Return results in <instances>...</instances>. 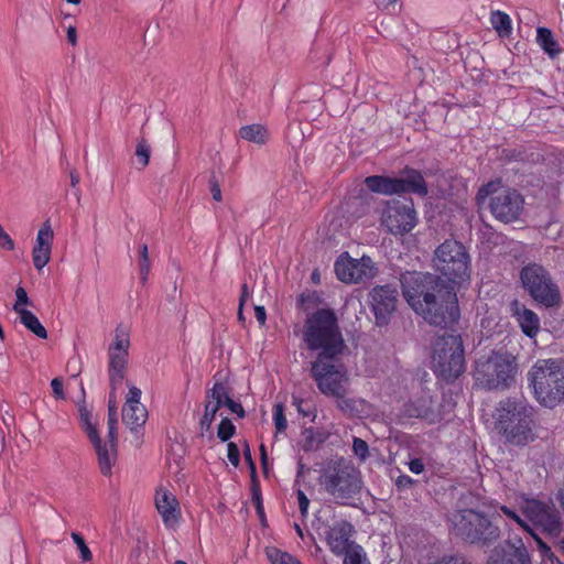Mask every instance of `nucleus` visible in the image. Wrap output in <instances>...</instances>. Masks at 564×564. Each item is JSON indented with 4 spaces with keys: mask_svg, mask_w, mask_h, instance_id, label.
<instances>
[{
    "mask_svg": "<svg viewBox=\"0 0 564 564\" xmlns=\"http://www.w3.org/2000/svg\"><path fill=\"white\" fill-rule=\"evenodd\" d=\"M433 398L422 395L404 404L403 413L408 417L424 419L435 422L437 415L433 411Z\"/></svg>",
    "mask_w": 564,
    "mask_h": 564,
    "instance_id": "nucleus-25",
    "label": "nucleus"
},
{
    "mask_svg": "<svg viewBox=\"0 0 564 564\" xmlns=\"http://www.w3.org/2000/svg\"><path fill=\"white\" fill-rule=\"evenodd\" d=\"M249 296V288H248V284L245 283L242 284L241 286V294H240V297H239V304L240 306H243L246 301H247V297Z\"/></svg>",
    "mask_w": 564,
    "mask_h": 564,
    "instance_id": "nucleus-60",
    "label": "nucleus"
},
{
    "mask_svg": "<svg viewBox=\"0 0 564 564\" xmlns=\"http://www.w3.org/2000/svg\"><path fill=\"white\" fill-rule=\"evenodd\" d=\"M410 471L413 474H421L424 471V463L421 458H413L408 464Z\"/></svg>",
    "mask_w": 564,
    "mask_h": 564,
    "instance_id": "nucleus-57",
    "label": "nucleus"
},
{
    "mask_svg": "<svg viewBox=\"0 0 564 564\" xmlns=\"http://www.w3.org/2000/svg\"><path fill=\"white\" fill-rule=\"evenodd\" d=\"M130 340L128 334L120 327L116 328L113 343L109 346V383L111 393L108 404V435L109 443H113L117 438L118 414L116 406V390L122 384L126 377V368L128 364V349Z\"/></svg>",
    "mask_w": 564,
    "mask_h": 564,
    "instance_id": "nucleus-8",
    "label": "nucleus"
},
{
    "mask_svg": "<svg viewBox=\"0 0 564 564\" xmlns=\"http://www.w3.org/2000/svg\"><path fill=\"white\" fill-rule=\"evenodd\" d=\"M430 564H469L462 554L443 555L437 561Z\"/></svg>",
    "mask_w": 564,
    "mask_h": 564,
    "instance_id": "nucleus-45",
    "label": "nucleus"
},
{
    "mask_svg": "<svg viewBox=\"0 0 564 564\" xmlns=\"http://www.w3.org/2000/svg\"><path fill=\"white\" fill-rule=\"evenodd\" d=\"M513 315L523 334L530 338H534L540 330V317L535 312L514 302Z\"/></svg>",
    "mask_w": 564,
    "mask_h": 564,
    "instance_id": "nucleus-26",
    "label": "nucleus"
},
{
    "mask_svg": "<svg viewBox=\"0 0 564 564\" xmlns=\"http://www.w3.org/2000/svg\"><path fill=\"white\" fill-rule=\"evenodd\" d=\"M265 554L272 564H302L295 556L274 546L267 547Z\"/></svg>",
    "mask_w": 564,
    "mask_h": 564,
    "instance_id": "nucleus-33",
    "label": "nucleus"
},
{
    "mask_svg": "<svg viewBox=\"0 0 564 564\" xmlns=\"http://www.w3.org/2000/svg\"><path fill=\"white\" fill-rule=\"evenodd\" d=\"M236 433V426L228 417H224L217 427V437L221 442L229 441Z\"/></svg>",
    "mask_w": 564,
    "mask_h": 564,
    "instance_id": "nucleus-37",
    "label": "nucleus"
},
{
    "mask_svg": "<svg viewBox=\"0 0 564 564\" xmlns=\"http://www.w3.org/2000/svg\"><path fill=\"white\" fill-rule=\"evenodd\" d=\"M225 398V383L216 381L213 388L206 391V401L204 404V414L199 420V429L202 434L208 432L216 417L218 410L221 408V398Z\"/></svg>",
    "mask_w": 564,
    "mask_h": 564,
    "instance_id": "nucleus-22",
    "label": "nucleus"
},
{
    "mask_svg": "<svg viewBox=\"0 0 564 564\" xmlns=\"http://www.w3.org/2000/svg\"><path fill=\"white\" fill-rule=\"evenodd\" d=\"M490 23L499 36L508 37L511 34V19L506 12L500 10L492 11L490 14Z\"/></svg>",
    "mask_w": 564,
    "mask_h": 564,
    "instance_id": "nucleus-32",
    "label": "nucleus"
},
{
    "mask_svg": "<svg viewBox=\"0 0 564 564\" xmlns=\"http://www.w3.org/2000/svg\"><path fill=\"white\" fill-rule=\"evenodd\" d=\"M352 451L354 454L362 462L369 457V446L366 441L359 437H354Z\"/></svg>",
    "mask_w": 564,
    "mask_h": 564,
    "instance_id": "nucleus-43",
    "label": "nucleus"
},
{
    "mask_svg": "<svg viewBox=\"0 0 564 564\" xmlns=\"http://www.w3.org/2000/svg\"><path fill=\"white\" fill-rule=\"evenodd\" d=\"M516 358L507 352L492 350L475 362L473 377L475 384L485 390H506L514 381Z\"/></svg>",
    "mask_w": 564,
    "mask_h": 564,
    "instance_id": "nucleus-7",
    "label": "nucleus"
},
{
    "mask_svg": "<svg viewBox=\"0 0 564 564\" xmlns=\"http://www.w3.org/2000/svg\"><path fill=\"white\" fill-rule=\"evenodd\" d=\"M398 301V291L391 285H378L370 292V304L376 316L377 324H387L388 318L394 312Z\"/></svg>",
    "mask_w": 564,
    "mask_h": 564,
    "instance_id": "nucleus-18",
    "label": "nucleus"
},
{
    "mask_svg": "<svg viewBox=\"0 0 564 564\" xmlns=\"http://www.w3.org/2000/svg\"><path fill=\"white\" fill-rule=\"evenodd\" d=\"M378 1H379L378 6L383 4L386 7L391 4V3L397 2V0H378Z\"/></svg>",
    "mask_w": 564,
    "mask_h": 564,
    "instance_id": "nucleus-64",
    "label": "nucleus"
},
{
    "mask_svg": "<svg viewBox=\"0 0 564 564\" xmlns=\"http://www.w3.org/2000/svg\"><path fill=\"white\" fill-rule=\"evenodd\" d=\"M536 42L550 57H555L561 52L557 41L554 39L552 31L547 28H538Z\"/></svg>",
    "mask_w": 564,
    "mask_h": 564,
    "instance_id": "nucleus-29",
    "label": "nucleus"
},
{
    "mask_svg": "<svg viewBox=\"0 0 564 564\" xmlns=\"http://www.w3.org/2000/svg\"><path fill=\"white\" fill-rule=\"evenodd\" d=\"M487 198L492 216L505 224L517 220L523 210L522 195L517 189L502 187L500 180L490 181L478 189L476 203L479 207L486 204Z\"/></svg>",
    "mask_w": 564,
    "mask_h": 564,
    "instance_id": "nucleus-9",
    "label": "nucleus"
},
{
    "mask_svg": "<svg viewBox=\"0 0 564 564\" xmlns=\"http://www.w3.org/2000/svg\"><path fill=\"white\" fill-rule=\"evenodd\" d=\"M155 507L165 527L174 528L181 518L180 503L176 497L166 488H159L155 492Z\"/></svg>",
    "mask_w": 564,
    "mask_h": 564,
    "instance_id": "nucleus-21",
    "label": "nucleus"
},
{
    "mask_svg": "<svg viewBox=\"0 0 564 564\" xmlns=\"http://www.w3.org/2000/svg\"><path fill=\"white\" fill-rule=\"evenodd\" d=\"M20 322L35 336L41 339L47 338V330L42 325L40 319L31 311H21L19 314Z\"/></svg>",
    "mask_w": 564,
    "mask_h": 564,
    "instance_id": "nucleus-31",
    "label": "nucleus"
},
{
    "mask_svg": "<svg viewBox=\"0 0 564 564\" xmlns=\"http://www.w3.org/2000/svg\"><path fill=\"white\" fill-rule=\"evenodd\" d=\"M141 394H142V392L139 388H137L134 386H129V391L126 397L124 405L141 404V402H140Z\"/></svg>",
    "mask_w": 564,
    "mask_h": 564,
    "instance_id": "nucleus-47",
    "label": "nucleus"
},
{
    "mask_svg": "<svg viewBox=\"0 0 564 564\" xmlns=\"http://www.w3.org/2000/svg\"><path fill=\"white\" fill-rule=\"evenodd\" d=\"M260 458H261V465L264 470L267 471V464H268V455L264 445L260 446Z\"/></svg>",
    "mask_w": 564,
    "mask_h": 564,
    "instance_id": "nucleus-61",
    "label": "nucleus"
},
{
    "mask_svg": "<svg viewBox=\"0 0 564 564\" xmlns=\"http://www.w3.org/2000/svg\"><path fill=\"white\" fill-rule=\"evenodd\" d=\"M297 501H299V509L301 512V516L305 518L308 513V507H310V499L305 495V492L301 489L296 491Z\"/></svg>",
    "mask_w": 564,
    "mask_h": 564,
    "instance_id": "nucleus-48",
    "label": "nucleus"
},
{
    "mask_svg": "<svg viewBox=\"0 0 564 564\" xmlns=\"http://www.w3.org/2000/svg\"><path fill=\"white\" fill-rule=\"evenodd\" d=\"M148 420V411L143 404L123 405L122 421L131 432L138 431Z\"/></svg>",
    "mask_w": 564,
    "mask_h": 564,
    "instance_id": "nucleus-27",
    "label": "nucleus"
},
{
    "mask_svg": "<svg viewBox=\"0 0 564 564\" xmlns=\"http://www.w3.org/2000/svg\"><path fill=\"white\" fill-rule=\"evenodd\" d=\"M69 177H70V185L73 187H76L78 185L79 181H80V177H79L78 173L75 170H72L69 172Z\"/></svg>",
    "mask_w": 564,
    "mask_h": 564,
    "instance_id": "nucleus-62",
    "label": "nucleus"
},
{
    "mask_svg": "<svg viewBox=\"0 0 564 564\" xmlns=\"http://www.w3.org/2000/svg\"><path fill=\"white\" fill-rule=\"evenodd\" d=\"M15 296H17V301L13 304V311L19 315L21 311H28L26 308H24L22 306L29 305L30 300H29L26 291L22 286L17 288Z\"/></svg>",
    "mask_w": 564,
    "mask_h": 564,
    "instance_id": "nucleus-44",
    "label": "nucleus"
},
{
    "mask_svg": "<svg viewBox=\"0 0 564 564\" xmlns=\"http://www.w3.org/2000/svg\"><path fill=\"white\" fill-rule=\"evenodd\" d=\"M317 295L315 292L310 293H302L297 299V305L299 307L303 308L304 311H307L310 307L306 306V303L312 302L315 303L317 301Z\"/></svg>",
    "mask_w": 564,
    "mask_h": 564,
    "instance_id": "nucleus-51",
    "label": "nucleus"
},
{
    "mask_svg": "<svg viewBox=\"0 0 564 564\" xmlns=\"http://www.w3.org/2000/svg\"><path fill=\"white\" fill-rule=\"evenodd\" d=\"M311 376L319 392L325 397H341L349 382L345 365L340 356L316 357L311 364Z\"/></svg>",
    "mask_w": 564,
    "mask_h": 564,
    "instance_id": "nucleus-13",
    "label": "nucleus"
},
{
    "mask_svg": "<svg viewBox=\"0 0 564 564\" xmlns=\"http://www.w3.org/2000/svg\"><path fill=\"white\" fill-rule=\"evenodd\" d=\"M70 536L79 550L83 562H89L93 558V554L82 534L73 532Z\"/></svg>",
    "mask_w": 564,
    "mask_h": 564,
    "instance_id": "nucleus-41",
    "label": "nucleus"
},
{
    "mask_svg": "<svg viewBox=\"0 0 564 564\" xmlns=\"http://www.w3.org/2000/svg\"><path fill=\"white\" fill-rule=\"evenodd\" d=\"M254 315L260 325H264L267 319L265 308L263 306H254Z\"/></svg>",
    "mask_w": 564,
    "mask_h": 564,
    "instance_id": "nucleus-58",
    "label": "nucleus"
},
{
    "mask_svg": "<svg viewBox=\"0 0 564 564\" xmlns=\"http://www.w3.org/2000/svg\"><path fill=\"white\" fill-rule=\"evenodd\" d=\"M239 137L246 141L264 144L269 139L268 129L259 123L243 126L239 129Z\"/></svg>",
    "mask_w": 564,
    "mask_h": 564,
    "instance_id": "nucleus-30",
    "label": "nucleus"
},
{
    "mask_svg": "<svg viewBox=\"0 0 564 564\" xmlns=\"http://www.w3.org/2000/svg\"><path fill=\"white\" fill-rule=\"evenodd\" d=\"M273 420L276 433H283L288 427V421L284 415V406L282 403H276L273 408Z\"/></svg>",
    "mask_w": 564,
    "mask_h": 564,
    "instance_id": "nucleus-39",
    "label": "nucleus"
},
{
    "mask_svg": "<svg viewBox=\"0 0 564 564\" xmlns=\"http://www.w3.org/2000/svg\"><path fill=\"white\" fill-rule=\"evenodd\" d=\"M0 247L12 250L14 248V242L10 238V236L3 230L2 226L0 225Z\"/></svg>",
    "mask_w": 564,
    "mask_h": 564,
    "instance_id": "nucleus-54",
    "label": "nucleus"
},
{
    "mask_svg": "<svg viewBox=\"0 0 564 564\" xmlns=\"http://www.w3.org/2000/svg\"><path fill=\"white\" fill-rule=\"evenodd\" d=\"M317 481L321 490L341 506H351L359 499L364 487L361 471L344 457L326 460L321 466Z\"/></svg>",
    "mask_w": 564,
    "mask_h": 564,
    "instance_id": "nucleus-2",
    "label": "nucleus"
},
{
    "mask_svg": "<svg viewBox=\"0 0 564 564\" xmlns=\"http://www.w3.org/2000/svg\"><path fill=\"white\" fill-rule=\"evenodd\" d=\"M449 533L470 544L490 545L500 535V530L488 517L475 509H456L446 518Z\"/></svg>",
    "mask_w": 564,
    "mask_h": 564,
    "instance_id": "nucleus-6",
    "label": "nucleus"
},
{
    "mask_svg": "<svg viewBox=\"0 0 564 564\" xmlns=\"http://www.w3.org/2000/svg\"><path fill=\"white\" fill-rule=\"evenodd\" d=\"M227 457L229 462L235 466L238 467L240 463V452L236 443L229 442L227 445Z\"/></svg>",
    "mask_w": 564,
    "mask_h": 564,
    "instance_id": "nucleus-46",
    "label": "nucleus"
},
{
    "mask_svg": "<svg viewBox=\"0 0 564 564\" xmlns=\"http://www.w3.org/2000/svg\"><path fill=\"white\" fill-rule=\"evenodd\" d=\"M226 405L232 413H235L238 417L242 419L246 416V412L240 402L234 401L229 397L228 388L225 386V398H221V406Z\"/></svg>",
    "mask_w": 564,
    "mask_h": 564,
    "instance_id": "nucleus-40",
    "label": "nucleus"
},
{
    "mask_svg": "<svg viewBox=\"0 0 564 564\" xmlns=\"http://www.w3.org/2000/svg\"><path fill=\"white\" fill-rule=\"evenodd\" d=\"M134 155L140 164V170L149 165L151 156V147L144 138H140L137 142Z\"/></svg>",
    "mask_w": 564,
    "mask_h": 564,
    "instance_id": "nucleus-35",
    "label": "nucleus"
},
{
    "mask_svg": "<svg viewBox=\"0 0 564 564\" xmlns=\"http://www.w3.org/2000/svg\"><path fill=\"white\" fill-rule=\"evenodd\" d=\"M521 513L525 521L551 536H558L562 532L561 513L552 501L535 498H523Z\"/></svg>",
    "mask_w": 564,
    "mask_h": 564,
    "instance_id": "nucleus-15",
    "label": "nucleus"
},
{
    "mask_svg": "<svg viewBox=\"0 0 564 564\" xmlns=\"http://www.w3.org/2000/svg\"><path fill=\"white\" fill-rule=\"evenodd\" d=\"M51 387L53 390V395L56 400H64L65 399V392L63 389V380L62 378H54L51 381Z\"/></svg>",
    "mask_w": 564,
    "mask_h": 564,
    "instance_id": "nucleus-49",
    "label": "nucleus"
},
{
    "mask_svg": "<svg viewBox=\"0 0 564 564\" xmlns=\"http://www.w3.org/2000/svg\"><path fill=\"white\" fill-rule=\"evenodd\" d=\"M536 542L539 550L543 553V555L547 556L551 554V547L534 532L531 527V531H527Z\"/></svg>",
    "mask_w": 564,
    "mask_h": 564,
    "instance_id": "nucleus-52",
    "label": "nucleus"
},
{
    "mask_svg": "<svg viewBox=\"0 0 564 564\" xmlns=\"http://www.w3.org/2000/svg\"><path fill=\"white\" fill-rule=\"evenodd\" d=\"M344 564H370L366 553L360 545L352 546L345 555Z\"/></svg>",
    "mask_w": 564,
    "mask_h": 564,
    "instance_id": "nucleus-36",
    "label": "nucleus"
},
{
    "mask_svg": "<svg viewBox=\"0 0 564 564\" xmlns=\"http://www.w3.org/2000/svg\"><path fill=\"white\" fill-rule=\"evenodd\" d=\"M252 496H253V501H254L257 511L260 514V517H262L263 516L262 499H261L260 490L256 486V484H253V487H252Z\"/></svg>",
    "mask_w": 564,
    "mask_h": 564,
    "instance_id": "nucleus-56",
    "label": "nucleus"
},
{
    "mask_svg": "<svg viewBox=\"0 0 564 564\" xmlns=\"http://www.w3.org/2000/svg\"><path fill=\"white\" fill-rule=\"evenodd\" d=\"M242 308H243V306L239 305V308H238V319H239V322H245V316L242 314Z\"/></svg>",
    "mask_w": 564,
    "mask_h": 564,
    "instance_id": "nucleus-63",
    "label": "nucleus"
},
{
    "mask_svg": "<svg viewBox=\"0 0 564 564\" xmlns=\"http://www.w3.org/2000/svg\"><path fill=\"white\" fill-rule=\"evenodd\" d=\"M434 372L445 381L457 379L465 371V356L459 335L446 334L433 344Z\"/></svg>",
    "mask_w": 564,
    "mask_h": 564,
    "instance_id": "nucleus-12",
    "label": "nucleus"
},
{
    "mask_svg": "<svg viewBox=\"0 0 564 564\" xmlns=\"http://www.w3.org/2000/svg\"><path fill=\"white\" fill-rule=\"evenodd\" d=\"M365 184L369 191L382 195L414 193L425 196L429 193L424 177L416 170H409L405 177L367 176Z\"/></svg>",
    "mask_w": 564,
    "mask_h": 564,
    "instance_id": "nucleus-14",
    "label": "nucleus"
},
{
    "mask_svg": "<svg viewBox=\"0 0 564 564\" xmlns=\"http://www.w3.org/2000/svg\"><path fill=\"white\" fill-rule=\"evenodd\" d=\"M402 294L412 310L429 324L449 327L459 318L456 293L437 288L430 273L406 271L400 276Z\"/></svg>",
    "mask_w": 564,
    "mask_h": 564,
    "instance_id": "nucleus-1",
    "label": "nucleus"
},
{
    "mask_svg": "<svg viewBox=\"0 0 564 564\" xmlns=\"http://www.w3.org/2000/svg\"><path fill=\"white\" fill-rule=\"evenodd\" d=\"M335 273L341 282L359 283L373 278L376 268L369 257L354 259L345 252L335 262Z\"/></svg>",
    "mask_w": 564,
    "mask_h": 564,
    "instance_id": "nucleus-17",
    "label": "nucleus"
},
{
    "mask_svg": "<svg viewBox=\"0 0 564 564\" xmlns=\"http://www.w3.org/2000/svg\"><path fill=\"white\" fill-rule=\"evenodd\" d=\"M53 238L54 232L50 221H45L37 232L36 241L32 250L33 264L39 271L42 270L51 259Z\"/></svg>",
    "mask_w": 564,
    "mask_h": 564,
    "instance_id": "nucleus-23",
    "label": "nucleus"
},
{
    "mask_svg": "<svg viewBox=\"0 0 564 564\" xmlns=\"http://www.w3.org/2000/svg\"><path fill=\"white\" fill-rule=\"evenodd\" d=\"M520 283L528 295L545 308L560 307L563 300L558 284L542 264L530 262L519 273Z\"/></svg>",
    "mask_w": 564,
    "mask_h": 564,
    "instance_id": "nucleus-10",
    "label": "nucleus"
},
{
    "mask_svg": "<svg viewBox=\"0 0 564 564\" xmlns=\"http://www.w3.org/2000/svg\"><path fill=\"white\" fill-rule=\"evenodd\" d=\"M414 480L408 475H400L395 479V486L399 490H403L410 488L413 485Z\"/></svg>",
    "mask_w": 564,
    "mask_h": 564,
    "instance_id": "nucleus-55",
    "label": "nucleus"
},
{
    "mask_svg": "<svg viewBox=\"0 0 564 564\" xmlns=\"http://www.w3.org/2000/svg\"><path fill=\"white\" fill-rule=\"evenodd\" d=\"M352 533L354 527L345 520L336 521L328 527L325 534L330 551L336 555H346L352 546L357 545L350 541Z\"/></svg>",
    "mask_w": 564,
    "mask_h": 564,
    "instance_id": "nucleus-20",
    "label": "nucleus"
},
{
    "mask_svg": "<svg viewBox=\"0 0 564 564\" xmlns=\"http://www.w3.org/2000/svg\"><path fill=\"white\" fill-rule=\"evenodd\" d=\"M500 511L514 521L520 528H522L524 531H531V525L525 521V518L523 519L519 513H517L513 509L507 507V506H500Z\"/></svg>",
    "mask_w": 564,
    "mask_h": 564,
    "instance_id": "nucleus-42",
    "label": "nucleus"
},
{
    "mask_svg": "<svg viewBox=\"0 0 564 564\" xmlns=\"http://www.w3.org/2000/svg\"><path fill=\"white\" fill-rule=\"evenodd\" d=\"M140 279L142 283H144L148 279L150 272V259H149V250L148 246L144 243L140 247Z\"/></svg>",
    "mask_w": 564,
    "mask_h": 564,
    "instance_id": "nucleus-38",
    "label": "nucleus"
},
{
    "mask_svg": "<svg viewBox=\"0 0 564 564\" xmlns=\"http://www.w3.org/2000/svg\"><path fill=\"white\" fill-rule=\"evenodd\" d=\"M66 36L69 44H72L73 46L77 44V31L75 26L69 25L67 28Z\"/></svg>",
    "mask_w": 564,
    "mask_h": 564,
    "instance_id": "nucleus-59",
    "label": "nucleus"
},
{
    "mask_svg": "<svg viewBox=\"0 0 564 564\" xmlns=\"http://www.w3.org/2000/svg\"><path fill=\"white\" fill-rule=\"evenodd\" d=\"M302 340L316 357L341 356L346 348L336 313L332 308H318L308 314L302 330Z\"/></svg>",
    "mask_w": 564,
    "mask_h": 564,
    "instance_id": "nucleus-3",
    "label": "nucleus"
},
{
    "mask_svg": "<svg viewBox=\"0 0 564 564\" xmlns=\"http://www.w3.org/2000/svg\"><path fill=\"white\" fill-rule=\"evenodd\" d=\"M470 259L464 245L447 239L434 251L433 267L438 276L452 284H460L469 279Z\"/></svg>",
    "mask_w": 564,
    "mask_h": 564,
    "instance_id": "nucleus-11",
    "label": "nucleus"
},
{
    "mask_svg": "<svg viewBox=\"0 0 564 564\" xmlns=\"http://www.w3.org/2000/svg\"><path fill=\"white\" fill-rule=\"evenodd\" d=\"M417 223L416 212L412 199L389 200L381 215V224L393 235L410 232Z\"/></svg>",
    "mask_w": 564,
    "mask_h": 564,
    "instance_id": "nucleus-16",
    "label": "nucleus"
},
{
    "mask_svg": "<svg viewBox=\"0 0 564 564\" xmlns=\"http://www.w3.org/2000/svg\"><path fill=\"white\" fill-rule=\"evenodd\" d=\"M535 400L544 408L564 403V368L555 359H540L528 372Z\"/></svg>",
    "mask_w": 564,
    "mask_h": 564,
    "instance_id": "nucleus-5",
    "label": "nucleus"
},
{
    "mask_svg": "<svg viewBox=\"0 0 564 564\" xmlns=\"http://www.w3.org/2000/svg\"><path fill=\"white\" fill-rule=\"evenodd\" d=\"M89 441L96 451L100 473L104 476H110L112 474V466L117 460L118 440L113 441V443H109L108 441L102 444L101 438L98 435V440L89 438Z\"/></svg>",
    "mask_w": 564,
    "mask_h": 564,
    "instance_id": "nucleus-24",
    "label": "nucleus"
},
{
    "mask_svg": "<svg viewBox=\"0 0 564 564\" xmlns=\"http://www.w3.org/2000/svg\"><path fill=\"white\" fill-rule=\"evenodd\" d=\"M496 427L509 443L527 445L534 440V408L524 398H507L496 408Z\"/></svg>",
    "mask_w": 564,
    "mask_h": 564,
    "instance_id": "nucleus-4",
    "label": "nucleus"
},
{
    "mask_svg": "<svg viewBox=\"0 0 564 564\" xmlns=\"http://www.w3.org/2000/svg\"><path fill=\"white\" fill-rule=\"evenodd\" d=\"M486 564H532L530 553L519 540L517 543L507 541L490 555Z\"/></svg>",
    "mask_w": 564,
    "mask_h": 564,
    "instance_id": "nucleus-19",
    "label": "nucleus"
},
{
    "mask_svg": "<svg viewBox=\"0 0 564 564\" xmlns=\"http://www.w3.org/2000/svg\"><path fill=\"white\" fill-rule=\"evenodd\" d=\"M209 189L213 198L216 202H220L223 199L220 185L215 176V174H212L209 177Z\"/></svg>",
    "mask_w": 564,
    "mask_h": 564,
    "instance_id": "nucleus-50",
    "label": "nucleus"
},
{
    "mask_svg": "<svg viewBox=\"0 0 564 564\" xmlns=\"http://www.w3.org/2000/svg\"><path fill=\"white\" fill-rule=\"evenodd\" d=\"M243 456H245V459H246V462H247V464H248V466H249V468L251 470V477L254 480L256 479V464H254V462L252 459L248 442H245Z\"/></svg>",
    "mask_w": 564,
    "mask_h": 564,
    "instance_id": "nucleus-53",
    "label": "nucleus"
},
{
    "mask_svg": "<svg viewBox=\"0 0 564 564\" xmlns=\"http://www.w3.org/2000/svg\"><path fill=\"white\" fill-rule=\"evenodd\" d=\"M79 422L83 430L86 432L88 438H96L98 440V431L97 427L91 422V413L90 411L85 406H79Z\"/></svg>",
    "mask_w": 564,
    "mask_h": 564,
    "instance_id": "nucleus-34",
    "label": "nucleus"
},
{
    "mask_svg": "<svg viewBox=\"0 0 564 564\" xmlns=\"http://www.w3.org/2000/svg\"><path fill=\"white\" fill-rule=\"evenodd\" d=\"M347 387L344 389L341 397H333L336 400L337 409L345 415L352 417L358 416L366 404L362 399L347 398Z\"/></svg>",
    "mask_w": 564,
    "mask_h": 564,
    "instance_id": "nucleus-28",
    "label": "nucleus"
}]
</instances>
